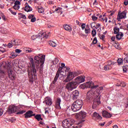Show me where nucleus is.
Masks as SVG:
<instances>
[{
    "instance_id": "31",
    "label": "nucleus",
    "mask_w": 128,
    "mask_h": 128,
    "mask_svg": "<svg viewBox=\"0 0 128 128\" xmlns=\"http://www.w3.org/2000/svg\"><path fill=\"white\" fill-rule=\"evenodd\" d=\"M35 118H36L38 122H40V120H42V115L40 114L36 115L35 116Z\"/></svg>"
},
{
    "instance_id": "15",
    "label": "nucleus",
    "mask_w": 128,
    "mask_h": 128,
    "mask_svg": "<svg viewBox=\"0 0 128 128\" xmlns=\"http://www.w3.org/2000/svg\"><path fill=\"white\" fill-rule=\"evenodd\" d=\"M43 102L46 104V106H50L51 104H52V100L50 97H46Z\"/></svg>"
},
{
    "instance_id": "34",
    "label": "nucleus",
    "mask_w": 128,
    "mask_h": 128,
    "mask_svg": "<svg viewBox=\"0 0 128 128\" xmlns=\"http://www.w3.org/2000/svg\"><path fill=\"white\" fill-rule=\"evenodd\" d=\"M44 12V8L40 7L38 8V12L40 14H42Z\"/></svg>"
},
{
    "instance_id": "6",
    "label": "nucleus",
    "mask_w": 128,
    "mask_h": 128,
    "mask_svg": "<svg viewBox=\"0 0 128 128\" xmlns=\"http://www.w3.org/2000/svg\"><path fill=\"white\" fill-rule=\"evenodd\" d=\"M20 106H16L15 105H10L7 110V112L8 114H14L18 110Z\"/></svg>"
},
{
    "instance_id": "16",
    "label": "nucleus",
    "mask_w": 128,
    "mask_h": 128,
    "mask_svg": "<svg viewBox=\"0 0 128 128\" xmlns=\"http://www.w3.org/2000/svg\"><path fill=\"white\" fill-rule=\"evenodd\" d=\"M80 96V92L78 90H75L72 92V98L73 100H76Z\"/></svg>"
},
{
    "instance_id": "25",
    "label": "nucleus",
    "mask_w": 128,
    "mask_h": 128,
    "mask_svg": "<svg viewBox=\"0 0 128 128\" xmlns=\"http://www.w3.org/2000/svg\"><path fill=\"white\" fill-rule=\"evenodd\" d=\"M12 44L14 46H20V40L18 39L12 40Z\"/></svg>"
},
{
    "instance_id": "17",
    "label": "nucleus",
    "mask_w": 128,
    "mask_h": 128,
    "mask_svg": "<svg viewBox=\"0 0 128 128\" xmlns=\"http://www.w3.org/2000/svg\"><path fill=\"white\" fill-rule=\"evenodd\" d=\"M96 98H98V96H100L101 94L102 90H104V87L102 86H100V87H98L96 88Z\"/></svg>"
},
{
    "instance_id": "7",
    "label": "nucleus",
    "mask_w": 128,
    "mask_h": 128,
    "mask_svg": "<svg viewBox=\"0 0 128 128\" xmlns=\"http://www.w3.org/2000/svg\"><path fill=\"white\" fill-rule=\"evenodd\" d=\"M86 86L88 88H90L91 90H96L98 88V85L94 86V83L92 81H90L85 83Z\"/></svg>"
},
{
    "instance_id": "57",
    "label": "nucleus",
    "mask_w": 128,
    "mask_h": 128,
    "mask_svg": "<svg viewBox=\"0 0 128 128\" xmlns=\"http://www.w3.org/2000/svg\"><path fill=\"white\" fill-rule=\"evenodd\" d=\"M14 8V10H19V8H20V5H16L15 8Z\"/></svg>"
},
{
    "instance_id": "50",
    "label": "nucleus",
    "mask_w": 128,
    "mask_h": 128,
    "mask_svg": "<svg viewBox=\"0 0 128 128\" xmlns=\"http://www.w3.org/2000/svg\"><path fill=\"white\" fill-rule=\"evenodd\" d=\"M90 26H91L92 28H96V23L92 22L90 24Z\"/></svg>"
},
{
    "instance_id": "2",
    "label": "nucleus",
    "mask_w": 128,
    "mask_h": 128,
    "mask_svg": "<svg viewBox=\"0 0 128 128\" xmlns=\"http://www.w3.org/2000/svg\"><path fill=\"white\" fill-rule=\"evenodd\" d=\"M82 104L83 102L82 100H77L74 101L71 106L72 112H76L80 110L82 108Z\"/></svg>"
},
{
    "instance_id": "30",
    "label": "nucleus",
    "mask_w": 128,
    "mask_h": 128,
    "mask_svg": "<svg viewBox=\"0 0 128 128\" xmlns=\"http://www.w3.org/2000/svg\"><path fill=\"white\" fill-rule=\"evenodd\" d=\"M99 18L100 20H103V22H108V18L104 17H102V16L100 15L99 16Z\"/></svg>"
},
{
    "instance_id": "60",
    "label": "nucleus",
    "mask_w": 128,
    "mask_h": 128,
    "mask_svg": "<svg viewBox=\"0 0 128 128\" xmlns=\"http://www.w3.org/2000/svg\"><path fill=\"white\" fill-rule=\"evenodd\" d=\"M28 18L30 19L31 20L34 18V15L32 14H30L28 16Z\"/></svg>"
},
{
    "instance_id": "24",
    "label": "nucleus",
    "mask_w": 128,
    "mask_h": 128,
    "mask_svg": "<svg viewBox=\"0 0 128 128\" xmlns=\"http://www.w3.org/2000/svg\"><path fill=\"white\" fill-rule=\"evenodd\" d=\"M86 116V112H81L79 113V118L81 120L82 118H85Z\"/></svg>"
},
{
    "instance_id": "1",
    "label": "nucleus",
    "mask_w": 128,
    "mask_h": 128,
    "mask_svg": "<svg viewBox=\"0 0 128 128\" xmlns=\"http://www.w3.org/2000/svg\"><path fill=\"white\" fill-rule=\"evenodd\" d=\"M34 61L33 58H30L31 64V72L28 70V76L31 75V76L36 78V68H38L40 66V72L42 70L44 64V60H46V56L42 55V54H38V56H34Z\"/></svg>"
},
{
    "instance_id": "61",
    "label": "nucleus",
    "mask_w": 128,
    "mask_h": 128,
    "mask_svg": "<svg viewBox=\"0 0 128 128\" xmlns=\"http://www.w3.org/2000/svg\"><path fill=\"white\" fill-rule=\"evenodd\" d=\"M4 114V110L0 108V116H2V114Z\"/></svg>"
},
{
    "instance_id": "54",
    "label": "nucleus",
    "mask_w": 128,
    "mask_h": 128,
    "mask_svg": "<svg viewBox=\"0 0 128 128\" xmlns=\"http://www.w3.org/2000/svg\"><path fill=\"white\" fill-rule=\"evenodd\" d=\"M36 17H33L32 19L30 22H36Z\"/></svg>"
},
{
    "instance_id": "42",
    "label": "nucleus",
    "mask_w": 128,
    "mask_h": 128,
    "mask_svg": "<svg viewBox=\"0 0 128 128\" xmlns=\"http://www.w3.org/2000/svg\"><path fill=\"white\" fill-rule=\"evenodd\" d=\"M62 10V8L60 7H58L55 9L54 12H60V11Z\"/></svg>"
},
{
    "instance_id": "38",
    "label": "nucleus",
    "mask_w": 128,
    "mask_h": 128,
    "mask_svg": "<svg viewBox=\"0 0 128 128\" xmlns=\"http://www.w3.org/2000/svg\"><path fill=\"white\" fill-rule=\"evenodd\" d=\"M92 18L93 22H96V20H98V17H96L95 15L92 16Z\"/></svg>"
},
{
    "instance_id": "20",
    "label": "nucleus",
    "mask_w": 128,
    "mask_h": 128,
    "mask_svg": "<svg viewBox=\"0 0 128 128\" xmlns=\"http://www.w3.org/2000/svg\"><path fill=\"white\" fill-rule=\"evenodd\" d=\"M60 102H62L60 98H57L55 105L56 108H60Z\"/></svg>"
},
{
    "instance_id": "35",
    "label": "nucleus",
    "mask_w": 128,
    "mask_h": 128,
    "mask_svg": "<svg viewBox=\"0 0 128 128\" xmlns=\"http://www.w3.org/2000/svg\"><path fill=\"white\" fill-rule=\"evenodd\" d=\"M8 76L10 78V80H14L16 78V77L12 75V73L8 74Z\"/></svg>"
},
{
    "instance_id": "12",
    "label": "nucleus",
    "mask_w": 128,
    "mask_h": 128,
    "mask_svg": "<svg viewBox=\"0 0 128 128\" xmlns=\"http://www.w3.org/2000/svg\"><path fill=\"white\" fill-rule=\"evenodd\" d=\"M93 89L89 90L86 94V98L87 100H90V98H92V96H96V92H94Z\"/></svg>"
},
{
    "instance_id": "8",
    "label": "nucleus",
    "mask_w": 128,
    "mask_h": 128,
    "mask_svg": "<svg viewBox=\"0 0 128 128\" xmlns=\"http://www.w3.org/2000/svg\"><path fill=\"white\" fill-rule=\"evenodd\" d=\"M126 12L123 11L121 12H118L117 16V20L118 22H120V20L126 18Z\"/></svg>"
},
{
    "instance_id": "56",
    "label": "nucleus",
    "mask_w": 128,
    "mask_h": 128,
    "mask_svg": "<svg viewBox=\"0 0 128 128\" xmlns=\"http://www.w3.org/2000/svg\"><path fill=\"white\" fill-rule=\"evenodd\" d=\"M17 54H20V52H22V50H20V49H16L15 50Z\"/></svg>"
},
{
    "instance_id": "11",
    "label": "nucleus",
    "mask_w": 128,
    "mask_h": 128,
    "mask_svg": "<svg viewBox=\"0 0 128 128\" xmlns=\"http://www.w3.org/2000/svg\"><path fill=\"white\" fill-rule=\"evenodd\" d=\"M114 62L112 60H108L107 62V65L104 66V70H112V66H114Z\"/></svg>"
},
{
    "instance_id": "23",
    "label": "nucleus",
    "mask_w": 128,
    "mask_h": 128,
    "mask_svg": "<svg viewBox=\"0 0 128 128\" xmlns=\"http://www.w3.org/2000/svg\"><path fill=\"white\" fill-rule=\"evenodd\" d=\"M64 28L65 30H66L67 32H70L72 30V27L70 26V25L68 24H64Z\"/></svg>"
},
{
    "instance_id": "64",
    "label": "nucleus",
    "mask_w": 128,
    "mask_h": 128,
    "mask_svg": "<svg viewBox=\"0 0 128 128\" xmlns=\"http://www.w3.org/2000/svg\"><path fill=\"white\" fill-rule=\"evenodd\" d=\"M124 6H128V1H126V0L124 1Z\"/></svg>"
},
{
    "instance_id": "53",
    "label": "nucleus",
    "mask_w": 128,
    "mask_h": 128,
    "mask_svg": "<svg viewBox=\"0 0 128 128\" xmlns=\"http://www.w3.org/2000/svg\"><path fill=\"white\" fill-rule=\"evenodd\" d=\"M122 68H123V72H126V71L128 70V69H126V66H123Z\"/></svg>"
},
{
    "instance_id": "41",
    "label": "nucleus",
    "mask_w": 128,
    "mask_h": 128,
    "mask_svg": "<svg viewBox=\"0 0 128 128\" xmlns=\"http://www.w3.org/2000/svg\"><path fill=\"white\" fill-rule=\"evenodd\" d=\"M26 52H34V49L30 48H26Z\"/></svg>"
},
{
    "instance_id": "51",
    "label": "nucleus",
    "mask_w": 128,
    "mask_h": 128,
    "mask_svg": "<svg viewBox=\"0 0 128 128\" xmlns=\"http://www.w3.org/2000/svg\"><path fill=\"white\" fill-rule=\"evenodd\" d=\"M81 28L82 30H84L86 28V24H82L81 25Z\"/></svg>"
},
{
    "instance_id": "58",
    "label": "nucleus",
    "mask_w": 128,
    "mask_h": 128,
    "mask_svg": "<svg viewBox=\"0 0 128 128\" xmlns=\"http://www.w3.org/2000/svg\"><path fill=\"white\" fill-rule=\"evenodd\" d=\"M106 38V36L104 34H102L100 36V40H104Z\"/></svg>"
},
{
    "instance_id": "4",
    "label": "nucleus",
    "mask_w": 128,
    "mask_h": 128,
    "mask_svg": "<svg viewBox=\"0 0 128 128\" xmlns=\"http://www.w3.org/2000/svg\"><path fill=\"white\" fill-rule=\"evenodd\" d=\"M74 124V119H66L62 121V126L64 128H70L73 126Z\"/></svg>"
},
{
    "instance_id": "28",
    "label": "nucleus",
    "mask_w": 128,
    "mask_h": 128,
    "mask_svg": "<svg viewBox=\"0 0 128 128\" xmlns=\"http://www.w3.org/2000/svg\"><path fill=\"white\" fill-rule=\"evenodd\" d=\"M84 32H85V34H86L87 36H88V34H90V27H88V26H86V27L84 30Z\"/></svg>"
},
{
    "instance_id": "26",
    "label": "nucleus",
    "mask_w": 128,
    "mask_h": 128,
    "mask_svg": "<svg viewBox=\"0 0 128 128\" xmlns=\"http://www.w3.org/2000/svg\"><path fill=\"white\" fill-rule=\"evenodd\" d=\"M64 72L62 70V68L60 67L58 69V70L56 72L58 74H60V76H64Z\"/></svg>"
},
{
    "instance_id": "21",
    "label": "nucleus",
    "mask_w": 128,
    "mask_h": 128,
    "mask_svg": "<svg viewBox=\"0 0 128 128\" xmlns=\"http://www.w3.org/2000/svg\"><path fill=\"white\" fill-rule=\"evenodd\" d=\"M24 10L25 12H28L32 10V7L28 6V4L26 3L25 4Z\"/></svg>"
},
{
    "instance_id": "5",
    "label": "nucleus",
    "mask_w": 128,
    "mask_h": 128,
    "mask_svg": "<svg viewBox=\"0 0 128 128\" xmlns=\"http://www.w3.org/2000/svg\"><path fill=\"white\" fill-rule=\"evenodd\" d=\"M78 86L76 83L75 82L74 80L71 82H69L66 84V88L68 90L72 92L73 90H76Z\"/></svg>"
},
{
    "instance_id": "43",
    "label": "nucleus",
    "mask_w": 128,
    "mask_h": 128,
    "mask_svg": "<svg viewBox=\"0 0 128 128\" xmlns=\"http://www.w3.org/2000/svg\"><path fill=\"white\" fill-rule=\"evenodd\" d=\"M18 14L19 16H21L22 18H24V20L26 19V15L22 14V13H19Z\"/></svg>"
},
{
    "instance_id": "19",
    "label": "nucleus",
    "mask_w": 128,
    "mask_h": 128,
    "mask_svg": "<svg viewBox=\"0 0 128 128\" xmlns=\"http://www.w3.org/2000/svg\"><path fill=\"white\" fill-rule=\"evenodd\" d=\"M102 116L104 118H112V114L108 112V111L104 110L102 112Z\"/></svg>"
},
{
    "instance_id": "9",
    "label": "nucleus",
    "mask_w": 128,
    "mask_h": 128,
    "mask_svg": "<svg viewBox=\"0 0 128 128\" xmlns=\"http://www.w3.org/2000/svg\"><path fill=\"white\" fill-rule=\"evenodd\" d=\"M86 77L84 76H79L76 78L74 81H75L76 83V84L77 86L80 84H82V82H84V80H86Z\"/></svg>"
},
{
    "instance_id": "36",
    "label": "nucleus",
    "mask_w": 128,
    "mask_h": 128,
    "mask_svg": "<svg viewBox=\"0 0 128 128\" xmlns=\"http://www.w3.org/2000/svg\"><path fill=\"white\" fill-rule=\"evenodd\" d=\"M123 62L124 60H122V58H118V60H117V62H118V64L120 65V64H123Z\"/></svg>"
},
{
    "instance_id": "46",
    "label": "nucleus",
    "mask_w": 128,
    "mask_h": 128,
    "mask_svg": "<svg viewBox=\"0 0 128 128\" xmlns=\"http://www.w3.org/2000/svg\"><path fill=\"white\" fill-rule=\"evenodd\" d=\"M8 10H10V12H11L12 14H14V16H16V13L14 12H13L12 10V8H9Z\"/></svg>"
},
{
    "instance_id": "27",
    "label": "nucleus",
    "mask_w": 128,
    "mask_h": 128,
    "mask_svg": "<svg viewBox=\"0 0 128 128\" xmlns=\"http://www.w3.org/2000/svg\"><path fill=\"white\" fill-rule=\"evenodd\" d=\"M58 76H60V74H58L56 73V74L54 78V80L52 82V84H56V80H58Z\"/></svg>"
},
{
    "instance_id": "32",
    "label": "nucleus",
    "mask_w": 128,
    "mask_h": 128,
    "mask_svg": "<svg viewBox=\"0 0 128 128\" xmlns=\"http://www.w3.org/2000/svg\"><path fill=\"white\" fill-rule=\"evenodd\" d=\"M114 34H118L120 33V28L118 27H114Z\"/></svg>"
},
{
    "instance_id": "22",
    "label": "nucleus",
    "mask_w": 128,
    "mask_h": 128,
    "mask_svg": "<svg viewBox=\"0 0 128 128\" xmlns=\"http://www.w3.org/2000/svg\"><path fill=\"white\" fill-rule=\"evenodd\" d=\"M122 36H124V33H122V32H120L119 33L116 34V38L117 40H120L122 38Z\"/></svg>"
},
{
    "instance_id": "3",
    "label": "nucleus",
    "mask_w": 128,
    "mask_h": 128,
    "mask_svg": "<svg viewBox=\"0 0 128 128\" xmlns=\"http://www.w3.org/2000/svg\"><path fill=\"white\" fill-rule=\"evenodd\" d=\"M78 76V73L76 72H68L66 75V80H64V82H68L74 80L76 76Z\"/></svg>"
},
{
    "instance_id": "18",
    "label": "nucleus",
    "mask_w": 128,
    "mask_h": 128,
    "mask_svg": "<svg viewBox=\"0 0 128 128\" xmlns=\"http://www.w3.org/2000/svg\"><path fill=\"white\" fill-rule=\"evenodd\" d=\"M92 118L93 120H100L102 118V116L100 114H98L96 112H94L92 115Z\"/></svg>"
},
{
    "instance_id": "39",
    "label": "nucleus",
    "mask_w": 128,
    "mask_h": 128,
    "mask_svg": "<svg viewBox=\"0 0 128 128\" xmlns=\"http://www.w3.org/2000/svg\"><path fill=\"white\" fill-rule=\"evenodd\" d=\"M24 112H26V110H22L18 112L16 114H24Z\"/></svg>"
},
{
    "instance_id": "48",
    "label": "nucleus",
    "mask_w": 128,
    "mask_h": 128,
    "mask_svg": "<svg viewBox=\"0 0 128 128\" xmlns=\"http://www.w3.org/2000/svg\"><path fill=\"white\" fill-rule=\"evenodd\" d=\"M124 62L125 64H128V56L126 57L124 60Z\"/></svg>"
},
{
    "instance_id": "14",
    "label": "nucleus",
    "mask_w": 128,
    "mask_h": 128,
    "mask_svg": "<svg viewBox=\"0 0 128 128\" xmlns=\"http://www.w3.org/2000/svg\"><path fill=\"white\" fill-rule=\"evenodd\" d=\"M24 116H25V118H30L32 116H35L36 114H34V112L32 110H28L24 114Z\"/></svg>"
},
{
    "instance_id": "29",
    "label": "nucleus",
    "mask_w": 128,
    "mask_h": 128,
    "mask_svg": "<svg viewBox=\"0 0 128 128\" xmlns=\"http://www.w3.org/2000/svg\"><path fill=\"white\" fill-rule=\"evenodd\" d=\"M48 44L50 46H52L53 48H56V44L54 41L50 40L48 42Z\"/></svg>"
},
{
    "instance_id": "44",
    "label": "nucleus",
    "mask_w": 128,
    "mask_h": 128,
    "mask_svg": "<svg viewBox=\"0 0 128 128\" xmlns=\"http://www.w3.org/2000/svg\"><path fill=\"white\" fill-rule=\"evenodd\" d=\"M80 88H82L83 90H84V88H86V84H84L80 85Z\"/></svg>"
},
{
    "instance_id": "62",
    "label": "nucleus",
    "mask_w": 128,
    "mask_h": 128,
    "mask_svg": "<svg viewBox=\"0 0 128 128\" xmlns=\"http://www.w3.org/2000/svg\"><path fill=\"white\" fill-rule=\"evenodd\" d=\"M94 6H97L98 5V2H96V0H94V2H93Z\"/></svg>"
},
{
    "instance_id": "59",
    "label": "nucleus",
    "mask_w": 128,
    "mask_h": 128,
    "mask_svg": "<svg viewBox=\"0 0 128 128\" xmlns=\"http://www.w3.org/2000/svg\"><path fill=\"white\" fill-rule=\"evenodd\" d=\"M104 124H106V122H104L102 123H100L98 124V126H104Z\"/></svg>"
},
{
    "instance_id": "52",
    "label": "nucleus",
    "mask_w": 128,
    "mask_h": 128,
    "mask_svg": "<svg viewBox=\"0 0 128 128\" xmlns=\"http://www.w3.org/2000/svg\"><path fill=\"white\" fill-rule=\"evenodd\" d=\"M14 46V44H12V41H11V42H10V43H8V48H12V46Z\"/></svg>"
},
{
    "instance_id": "45",
    "label": "nucleus",
    "mask_w": 128,
    "mask_h": 128,
    "mask_svg": "<svg viewBox=\"0 0 128 128\" xmlns=\"http://www.w3.org/2000/svg\"><path fill=\"white\" fill-rule=\"evenodd\" d=\"M92 32V36H96V30L94 29H93Z\"/></svg>"
},
{
    "instance_id": "55",
    "label": "nucleus",
    "mask_w": 128,
    "mask_h": 128,
    "mask_svg": "<svg viewBox=\"0 0 128 128\" xmlns=\"http://www.w3.org/2000/svg\"><path fill=\"white\" fill-rule=\"evenodd\" d=\"M99 28H100V24H96V26H95V28H96V30H98Z\"/></svg>"
},
{
    "instance_id": "37",
    "label": "nucleus",
    "mask_w": 128,
    "mask_h": 128,
    "mask_svg": "<svg viewBox=\"0 0 128 128\" xmlns=\"http://www.w3.org/2000/svg\"><path fill=\"white\" fill-rule=\"evenodd\" d=\"M117 86H122L123 88H124V86H126V84L124 82H121L120 84Z\"/></svg>"
},
{
    "instance_id": "40",
    "label": "nucleus",
    "mask_w": 128,
    "mask_h": 128,
    "mask_svg": "<svg viewBox=\"0 0 128 128\" xmlns=\"http://www.w3.org/2000/svg\"><path fill=\"white\" fill-rule=\"evenodd\" d=\"M20 1H16L14 2V5L13 6V8H16V6H20Z\"/></svg>"
},
{
    "instance_id": "49",
    "label": "nucleus",
    "mask_w": 128,
    "mask_h": 128,
    "mask_svg": "<svg viewBox=\"0 0 128 128\" xmlns=\"http://www.w3.org/2000/svg\"><path fill=\"white\" fill-rule=\"evenodd\" d=\"M66 70H65V72H70V67H65Z\"/></svg>"
},
{
    "instance_id": "47",
    "label": "nucleus",
    "mask_w": 128,
    "mask_h": 128,
    "mask_svg": "<svg viewBox=\"0 0 128 128\" xmlns=\"http://www.w3.org/2000/svg\"><path fill=\"white\" fill-rule=\"evenodd\" d=\"M96 42H98V40L96 39V37L94 38V40L92 41V43L94 44H96Z\"/></svg>"
},
{
    "instance_id": "10",
    "label": "nucleus",
    "mask_w": 128,
    "mask_h": 128,
    "mask_svg": "<svg viewBox=\"0 0 128 128\" xmlns=\"http://www.w3.org/2000/svg\"><path fill=\"white\" fill-rule=\"evenodd\" d=\"M42 38H48V35L44 32H41L39 33L38 35L32 36L31 38L32 40H34L36 38H42Z\"/></svg>"
},
{
    "instance_id": "63",
    "label": "nucleus",
    "mask_w": 128,
    "mask_h": 128,
    "mask_svg": "<svg viewBox=\"0 0 128 128\" xmlns=\"http://www.w3.org/2000/svg\"><path fill=\"white\" fill-rule=\"evenodd\" d=\"M82 124H78V126H77L78 128H82Z\"/></svg>"
},
{
    "instance_id": "33",
    "label": "nucleus",
    "mask_w": 128,
    "mask_h": 128,
    "mask_svg": "<svg viewBox=\"0 0 128 128\" xmlns=\"http://www.w3.org/2000/svg\"><path fill=\"white\" fill-rule=\"evenodd\" d=\"M58 62H59L58 59V58H56L55 59H54V60L52 61V63L53 64L56 66V64H58Z\"/></svg>"
},
{
    "instance_id": "13",
    "label": "nucleus",
    "mask_w": 128,
    "mask_h": 128,
    "mask_svg": "<svg viewBox=\"0 0 128 128\" xmlns=\"http://www.w3.org/2000/svg\"><path fill=\"white\" fill-rule=\"evenodd\" d=\"M98 104H100V98H96L93 101V104L92 108L94 110L96 108Z\"/></svg>"
}]
</instances>
